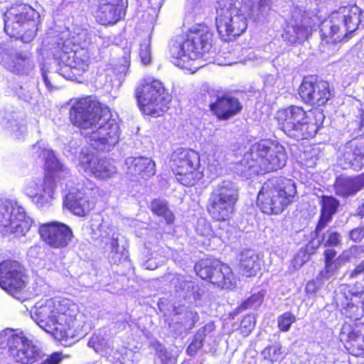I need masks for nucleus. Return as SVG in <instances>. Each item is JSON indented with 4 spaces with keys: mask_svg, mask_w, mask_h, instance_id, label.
<instances>
[{
    "mask_svg": "<svg viewBox=\"0 0 364 364\" xmlns=\"http://www.w3.org/2000/svg\"><path fill=\"white\" fill-rule=\"evenodd\" d=\"M18 350L20 351L19 353L11 358L13 359L12 362L8 361L6 358H0V364H15L14 363L33 364L41 358L39 348L33 343L25 349Z\"/></svg>",
    "mask_w": 364,
    "mask_h": 364,
    "instance_id": "c9c22d12",
    "label": "nucleus"
},
{
    "mask_svg": "<svg viewBox=\"0 0 364 364\" xmlns=\"http://www.w3.org/2000/svg\"><path fill=\"white\" fill-rule=\"evenodd\" d=\"M0 63L6 70L16 75H28L34 68L27 54L5 46H0Z\"/></svg>",
    "mask_w": 364,
    "mask_h": 364,
    "instance_id": "412c9836",
    "label": "nucleus"
},
{
    "mask_svg": "<svg viewBox=\"0 0 364 364\" xmlns=\"http://www.w3.org/2000/svg\"><path fill=\"white\" fill-rule=\"evenodd\" d=\"M336 255V252L333 250L328 249L326 250L324 252V257H325V263L327 262H333L334 260V257Z\"/></svg>",
    "mask_w": 364,
    "mask_h": 364,
    "instance_id": "774afa93",
    "label": "nucleus"
},
{
    "mask_svg": "<svg viewBox=\"0 0 364 364\" xmlns=\"http://www.w3.org/2000/svg\"><path fill=\"white\" fill-rule=\"evenodd\" d=\"M79 313L78 306L70 300L55 297L47 300V334L63 341L84 336L92 328Z\"/></svg>",
    "mask_w": 364,
    "mask_h": 364,
    "instance_id": "f03ea898",
    "label": "nucleus"
},
{
    "mask_svg": "<svg viewBox=\"0 0 364 364\" xmlns=\"http://www.w3.org/2000/svg\"><path fill=\"white\" fill-rule=\"evenodd\" d=\"M260 259L259 255L252 250H245L239 256V270L246 277L256 275L260 269Z\"/></svg>",
    "mask_w": 364,
    "mask_h": 364,
    "instance_id": "473e14b6",
    "label": "nucleus"
},
{
    "mask_svg": "<svg viewBox=\"0 0 364 364\" xmlns=\"http://www.w3.org/2000/svg\"><path fill=\"white\" fill-rule=\"evenodd\" d=\"M136 97L141 111L146 115L157 117L168 109L171 96L158 80L147 78L138 86Z\"/></svg>",
    "mask_w": 364,
    "mask_h": 364,
    "instance_id": "9b49d317",
    "label": "nucleus"
},
{
    "mask_svg": "<svg viewBox=\"0 0 364 364\" xmlns=\"http://www.w3.org/2000/svg\"><path fill=\"white\" fill-rule=\"evenodd\" d=\"M47 194L54 198L58 183L68 174L66 168L60 162L53 151L47 149Z\"/></svg>",
    "mask_w": 364,
    "mask_h": 364,
    "instance_id": "393cba45",
    "label": "nucleus"
},
{
    "mask_svg": "<svg viewBox=\"0 0 364 364\" xmlns=\"http://www.w3.org/2000/svg\"><path fill=\"white\" fill-rule=\"evenodd\" d=\"M139 56L141 62L144 65L149 64L151 60V54L150 48V40H146L140 45Z\"/></svg>",
    "mask_w": 364,
    "mask_h": 364,
    "instance_id": "4d7b16f0",
    "label": "nucleus"
},
{
    "mask_svg": "<svg viewBox=\"0 0 364 364\" xmlns=\"http://www.w3.org/2000/svg\"><path fill=\"white\" fill-rule=\"evenodd\" d=\"M287 156L284 147L277 141L262 140L253 144L237 164V171L248 178L253 174H259L277 171L287 163Z\"/></svg>",
    "mask_w": 364,
    "mask_h": 364,
    "instance_id": "7ed1b4c3",
    "label": "nucleus"
},
{
    "mask_svg": "<svg viewBox=\"0 0 364 364\" xmlns=\"http://www.w3.org/2000/svg\"><path fill=\"white\" fill-rule=\"evenodd\" d=\"M155 166L153 160L144 156H129L124 161V170L129 177L148 179L156 173Z\"/></svg>",
    "mask_w": 364,
    "mask_h": 364,
    "instance_id": "b1692460",
    "label": "nucleus"
},
{
    "mask_svg": "<svg viewBox=\"0 0 364 364\" xmlns=\"http://www.w3.org/2000/svg\"><path fill=\"white\" fill-rule=\"evenodd\" d=\"M31 318L43 331H46V301H38L31 311Z\"/></svg>",
    "mask_w": 364,
    "mask_h": 364,
    "instance_id": "79ce46f5",
    "label": "nucleus"
},
{
    "mask_svg": "<svg viewBox=\"0 0 364 364\" xmlns=\"http://www.w3.org/2000/svg\"><path fill=\"white\" fill-rule=\"evenodd\" d=\"M238 200V188L235 183L225 180L214 186L208 198L207 210L215 221L226 222L232 216Z\"/></svg>",
    "mask_w": 364,
    "mask_h": 364,
    "instance_id": "f8f14e48",
    "label": "nucleus"
},
{
    "mask_svg": "<svg viewBox=\"0 0 364 364\" xmlns=\"http://www.w3.org/2000/svg\"><path fill=\"white\" fill-rule=\"evenodd\" d=\"M309 259V255L304 249H300L291 261L294 269L301 268Z\"/></svg>",
    "mask_w": 364,
    "mask_h": 364,
    "instance_id": "5fc2aeb1",
    "label": "nucleus"
},
{
    "mask_svg": "<svg viewBox=\"0 0 364 364\" xmlns=\"http://www.w3.org/2000/svg\"><path fill=\"white\" fill-rule=\"evenodd\" d=\"M346 306L342 309V314L350 318L358 319L364 315L363 304L358 294H353L350 300L346 298Z\"/></svg>",
    "mask_w": 364,
    "mask_h": 364,
    "instance_id": "58836bf2",
    "label": "nucleus"
},
{
    "mask_svg": "<svg viewBox=\"0 0 364 364\" xmlns=\"http://www.w3.org/2000/svg\"><path fill=\"white\" fill-rule=\"evenodd\" d=\"M196 274L203 279L222 289H230L235 287L236 279L230 267L218 261L202 260L195 265Z\"/></svg>",
    "mask_w": 364,
    "mask_h": 364,
    "instance_id": "dca6fc26",
    "label": "nucleus"
},
{
    "mask_svg": "<svg viewBox=\"0 0 364 364\" xmlns=\"http://www.w3.org/2000/svg\"><path fill=\"white\" fill-rule=\"evenodd\" d=\"M340 161H343L344 169L364 166V142L355 139L347 142L342 149Z\"/></svg>",
    "mask_w": 364,
    "mask_h": 364,
    "instance_id": "bb28decb",
    "label": "nucleus"
},
{
    "mask_svg": "<svg viewBox=\"0 0 364 364\" xmlns=\"http://www.w3.org/2000/svg\"><path fill=\"white\" fill-rule=\"evenodd\" d=\"M349 237L351 240L355 242H359L364 237V230L363 228H357L352 230L349 233Z\"/></svg>",
    "mask_w": 364,
    "mask_h": 364,
    "instance_id": "0e129e2a",
    "label": "nucleus"
},
{
    "mask_svg": "<svg viewBox=\"0 0 364 364\" xmlns=\"http://www.w3.org/2000/svg\"><path fill=\"white\" fill-rule=\"evenodd\" d=\"M161 360L162 364H176V358L166 352L161 355Z\"/></svg>",
    "mask_w": 364,
    "mask_h": 364,
    "instance_id": "69168bd1",
    "label": "nucleus"
},
{
    "mask_svg": "<svg viewBox=\"0 0 364 364\" xmlns=\"http://www.w3.org/2000/svg\"><path fill=\"white\" fill-rule=\"evenodd\" d=\"M311 113L306 112L302 107L291 105L278 110L275 115L277 127L287 136L296 140L314 137L317 133L324 118L321 112H317L318 120L313 122Z\"/></svg>",
    "mask_w": 364,
    "mask_h": 364,
    "instance_id": "0eeeda50",
    "label": "nucleus"
},
{
    "mask_svg": "<svg viewBox=\"0 0 364 364\" xmlns=\"http://www.w3.org/2000/svg\"><path fill=\"white\" fill-rule=\"evenodd\" d=\"M79 166L85 173H91L100 180H107L117 173L116 166L110 161L99 159L93 152L82 150L79 156Z\"/></svg>",
    "mask_w": 364,
    "mask_h": 364,
    "instance_id": "aec40b11",
    "label": "nucleus"
},
{
    "mask_svg": "<svg viewBox=\"0 0 364 364\" xmlns=\"http://www.w3.org/2000/svg\"><path fill=\"white\" fill-rule=\"evenodd\" d=\"M170 166L176 180L186 186L195 185L203 177L199 154L193 149L180 148L174 151Z\"/></svg>",
    "mask_w": 364,
    "mask_h": 364,
    "instance_id": "ddd939ff",
    "label": "nucleus"
},
{
    "mask_svg": "<svg viewBox=\"0 0 364 364\" xmlns=\"http://www.w3.org/2000/svg\"><path fill=\"white\" fill-rule=\"evenodd\" d=\"M363 253L364 248L363 247L355 245L343 251L341 254H346V257L344 259L348 262L360 258Z\"/></svg>",
    "mask_w": 364,
    "mask_h": 364,
    "instance_id": "13d9d810",
    "label": "nucleus"
},
{
    "mask_svg": "<svg viewBox=\"0 0 364 364\" xmlns=\"http://www.w3.org/2000/svg\"><path fill=\"white\" fill-rule=\"evenodd\" d=\"M171 283L176 288L177 291H184L183 296L190 300V302H197L201 299L203 291L194 282L186 281L183 276L176 275L171 279Z\"/></svg>",
    "mask_w": 364,
    "mask_h": 364,
    "instance_id": "2f4dec72",
    "label": "nucleus"
},
{
    "mask_svg": "<svg viewBox=\"0 0 364 364\" xmlns=\"http://www.w3.org/2000/svg\"><path fill=\"white\" fill-rule=\"evenodd\" d=\"M262 355L272 364L280 363L284 358L282 346L279 343L268 346L262 351Z\"/></svg>",
    "mask_w": 364,
    "mask_h": 364,
    "instance_id": "a19ab883",
    "label": "nucleus"
},
{
    "mask_svg": "<svg viewBox=\"0 0 364 364\" xmlns=\"http://www.w3.org/2000/svg\"><path fill=\"white\" fill-rule=\"evenodd\" d=\"M336 267L333 264V262H327L325 263L324 269L321 272V275L325 279H329L337 272Z\"/></svg>",
    "mask_w": 364,
    "mask_h": 364,
    "instance_id": "052dcab7",
    "label": "nucleus"
},
{
    "mask_svg": "<svg viewBox=\"0 0 364 364\" xmlns=\"http://www.w3.org/2000/svg\"><path fill=\"white\" fill-rule=\"evenodd\" d=\"M321 213L316 231L321 232L332 220L333 215L337 212L339 201L333 196H324L321 200Z\"/></svg>",
    "mask_w": 364,
    "mask_h": 364,
    "instance_id": "72a5a7b5",
    "label": "nucleus"
},
{
    "mask_svg": "<svg viewBox=\"0 0 364 364\" xmlns=\"http://www.w3.org/2000/svg\"><path fill=\"white\" fill-rule=\"evenodd\" d=\"M299 94L305 103L315 106L324 105L332 96L328 82L313 75L304 77Z\"/></svg>",
    "mask_w": 364,
    "mask_h": 364,
    "instance_id": "6ab92c4d",
    "label": "nucleus"
},
{
    "mask_svg": "<svg viewBox=\"0 0 364 364\" xmlns=\"http://www.w3.org/2000/svg\"><path fill=\"white\" fill-rule=\"evenodd\" d=\"M87 42V32L81 31L75 36H70L68 30L63 31L60 37L55 42L56 46L52 44L49 48L55 63L64 65L60 69V74L66 77L68 68L73 70L77 75L85 72L90 63L89 52L84 48Z\"/></svg>",
    "mask_w": 364,
    "mask_h": 364,
    "instance_id": "39448f33",
    "label": "nucleus"
},
{
    "mask_svg": "<svg viewBox=\"0 0 364 364\" xmlns=\"http://www.w3.org/2000/svg\"><path fill=\"white\" fill-rule=\"evenodd\" d=\"M247 60L255 65H259L265 62L267 58L262 56L259 53L250 52L247 55Z\"/></svg>",
    "mask_w": 364,
    "mask_h": 364,
    "instance_id": "e2e57ef3",
    "label": "nucleus"
},
{
    "mask_svg": "<svg viewBox=\"0 0 364 364\" xmlns=\"http://www.w3.org/2000/svg\"><path fill=\"white\" fill-rule=\"evenodd\" d=\"M98 21L101 24H115L125 16L127 0H97Z\"/></svg>",
    "mask_w": 364,
    "mask_h": 364,
    "instance_id": "5701e85b",
    "label": "nucleus"
},
{
    "mask_svg": "<svg viewBox=\"0 0 364 364\" xmlns=\"http://www.w3.org/2000/svg\"><path fill=\"white\" fill-rule=\"evenodd\" d=\"M243 4L248 6L252 12H259L265 10L269 5L270 0H242Z\"/></svg>",
    "mask_w": 364,
    "mask_h": 364,
    "instance_id": "603ef678",
    "label": "nucleus"
},
{
    "mask_svg": "<svg viewBox=\"0 0 364 364\" xmlns=\"http://www.w3.org/2000/svg\"><path fill=\"white\" fill-rule=\"evenodd\" d=\"M296 189L293 181L287 178H274L265 182L257 194V204L267 215H278L291 203Z\"/></svg>",
    "mask_w": 364,
    "mask_h": 364,
    "instance_id": "6e6552de",
    "label": "nucleus"
},
{
    "mask_svg": "<svg viewBox=\"0 0 364 364\" xmlns=\"http://www.w3.org/2000/svg\"><path fill=\"white\" fill-rule=\"evenodd\" d=\"M28 255L33 264L41 266L43 268L45 262L43 261H38V259H41L44 257L43 248L38 245L32 246L28 250Z\"/></svg>",
    "mask_w": 364,
    "mask_h": 364,
    "instance_id": "de8ad7c7",
    "label": "nucleus"
},
{
    "mask_svg": "<svg viewBox=\"0 0 364 364\" xmlns=\"http://www.w3.org/2000/svg\"><path fill=\"white\" fill-rule=\"evenodd\" d=\"M340 339L346 342L348 353L355 357H364V324L352 326L348 323L343 325Z\"/></svg>",
    "mask_w": 364,
    "mask_h": 364,
    "instance_id": "4be33fe9",
    "label": "nucleus"
},
{
    "mask_svg": "<svg viewBox=\"0 0 364 364\" xmlns=\"http://www.w3.org/2000/svg\"><path fill=\"white\" fill-rule=\"evenodd\" d=\"M130 53L131 51L129 48H124L122 63H120V65H117V68H116L119 78H121L123 76H125L129 70L130 65Z\"/></svg>",
    "mask_w": 364,
    "mask_h": 364,
    "instance_id": "09e8293b",
    "label": "nucleus"
},
{
    "mask_svg": "<svg viewBox=\"0 0 364 364\" xmlns=\"http://www.w3.org/2000/svg\"><path fill=\"white\" fill-rule=\"evenodd\" d=\"M242 106L239 100L233 96L225 95L218 97L215 102L210 104V109L220 119H228L237 114Z\"/></svg>",
    "mask_w": 364,
    "mask_h": 364,
    "instance_id": "c85d7f7f",
    "label": "nucleus"
},
{
    "mask_svg": "<svg viewBox=\"0 0 364 364\" xmlns=\"http://www.w3.org/2000/svg\"><path fill=\"white\" fill-rule=\"evenodd\" d=\"M255 318L252 315L245 316L240 323V331L243 336L250 335L255 326Z\"/></svg>",
    "mask_w": 364,
    "mask_h": 364,
    "instance_id": "8fccbe9b",
    "label": "nucleus"
},
{
    "mask_svg": "<svg viewBox=\"0 0 364 364\" xmlns=\"http://www.w3.org/2000/svg\"><path fill=\"white\" fill-rule=\"evenodd\" d=\"M239 4L237 0H217L215 25L225 41L235 39L247 28V15Z\"/></svg>",
    "mask_w": 364,
    "mask_h": 364,
    "instance_id": "9d476101",
    "label": "nucleus"
},
{
    "mask_svg": "<svg viewBox=\"0 0 364 364\" xmlns=\"http://www.w3.org/2000/svg\"><path fill=\"white\" fill-rule=\"evenodd\" d=\"M31 226V220L26 217L23 208L14 206L10 201H0V234L24 235Z\"/></svg>",
    "mask_w": 364,
    "mask_h": 364,
    "instance_id": "2eb2a0df",
    "label": "nucleus"
},
{
    "mask_svg": "<svg viewBox=\"0 0 364 364\" xmlns=\"http://www.w3.org/2000/svg\"><path fill=\"white\" fill-rule=\"evenodd\" d=\"M33 342L23 332L16 333L13 329H5L0 333V348L7 349L10 358L23 350Z\"/></svg>",
    "mask_w": 364,
    "mask_h": 364,
    "instance_id": "cd10ccee",
    "label": "nucleus"
},
{
    "mask_svg": "<svg viewBox=\"0 0 364 364\" xmlns=\"http://www.w3.org/2000/svg\"><path fill=\"white\" fill-rule=\"evenodd\" d=\"M346 257V254H341L338 258L333 261V264L336 267L337 269H339L346 262H347L344 258Z\"/></svg>",
    "mask_w": 364,
    "mask_h": 364,
    "instance_id": "338daca9",
    "label": "nucleus"
},
{
    "mask_svg": "<svg viewBox=\"0 0 364 364\" xmlns=\"http://www.w3.org/2000/svg\"><path fill=\"white\" fill-rule=\"evenodd\" d=\"M73 237V232L68 225L58 222L47 223V245L63 248L69 245Z\"/></svg>",
    "mask_w": 364,
    "mask_h": 364,
    "instance_id": "c756f323",
    "label": "nucleus"
},
{
    "mask_svg": "<svg viewBox=\"0 0 364 364\" xmlns=\"http://www.w3.org/2000/svg\"><path fill=\"white\" fill-rule=\"evenodd\" d=\"M68 355L61 352H55L47 356V364H60L63 360L68 358Z\"/></svg>",
    "mask_w": 364,
    "mask_h": 364,
    "instance_id": "680f3d73",
    "label": "nucleus"
},
{
    "mask_svg": "<svg viewBox=\"0 0 364 364\" xmlns=\"http://www.w3.org/2000/svg\"><path fill=\"white\" fill-rule=\"evenodd\" d=\"M70 119L81 129L87 143L98 151L109 152L119 141L121 131L116 119L95 97L75 101L70 110Z\"/></svg>",
    "mask_w": 364,
    "mask_h": 364,
    "instance_id": "f257e3e1",
    "label": "nucleus"
},
{
    "mask_svg": "<svg viewBox=\"0 0 364 364\" xmlns=\"http://www.w3.org/2000/svg\"><path fill=\"white\" fill-rule=\"evenodd\" d=\"M32 153L33 157L39 159L46 166V142L43 139L33 145Z\"/></svg>",
    "mask_w": 364,
    "mask_h": 364,
    "instance_id": "864d4df0",
    "label": "nucleus"
},
{
    "mask_svg": "<svg viewBox=\"0 0 364 364\" xmlns=\"http://www.w3.org/2000/svg\"><path fill=\"white\" fill-rule=\"evenodd\" d=\"M92 232L93 238L100 241L107 252L109 262L117 264L127 258V251L120 247L118 243L119 233L108 220H102L100 224L92 223Z\"/></svg>",
    "mask_w": 364,
    "mask_h": 364,
    "instance_id": "4468645a",
    "label": "nucleus"
},
{
    "mask_svg": "<svg viewBox=\"0 0 364 364\" xmlns=\"http://www.w3.org/2000/svg\"><path fill=\"white\" fill-rule=\"evenodd\" d=\"M38 13L25 4L11 6L4 14V31L11 38L25 43L32 41L38 31Z\"/></svg>",
    "mask_w": 364,
    "mask_h": 364,
    "instance_id": "1a4fd4ad",
    "label": "nucleus"
},
{
    "mask_svg": "<svg viewBox=\"0 0 364 364\" xmlns=\"http://www.w3.org/2000/svg\"><path fill=\"white\" fill-rule=\"evenodd\" d=\"M199 316L194 311H186L185 313L183 325L186 328H191L198 322Z\"/></svg>",
    "mask_w": 364,
    "mask_h": 364,
    "instance_id": "bf43d9fd",
    "label": "nucleus"
},
{
    "mask_svg": "<svg viewBox=\"0 0 364 364\" xmlns=\"http://www.w3.org/2000/svg\"><path fill=\"white\" fill-rule=\"evenodd\" d=\"M107 360L113 364H134L137 362L136 353L124 346H116Z\"/></svg>",
    "mask_w": 364,
    "mask_h": 364,
    "instance_id": "4c0bfd02",
    "label": "nucleus"
},
{
    "mask_svg": "<svg viewBox=\"0 0 364 364\" xmlns=\"http://www.w3.org/2000/svg\"><path fill=\"white\" fill-rule=\"evenodd\" d=\"M341 235L334 231L328 230L323 234L322 237V242L324 246H337L341 243Z\"/></svg>",
    "mask_w": 364,
    "mask_h": 364,
    "instance_id": "3c124183",
    "label": "nucleus"
},
{
    "mask_svg": "<svg viewBox=\"0 0 364 364\" xmlns=\"http://www.w3.org/2000/svg\"><path fill=\"white\" fill-rule=\"evenodd\" d=\"M24 266L14 259H6L0 262V287L12 296L19 299L18 295L26 285V274Z\"/></svg>",
    "mask_w": 364,
    "mask_h": 364,
    "instance_id": "f3484780",
    "label": "nucleus"
},
{
    "mask_svg": "<svg viewBox=\"0 0 364 364\" xmlns=\"http://www.w3.org/2000/svg\"><path fill=\"white\" fill-rule=\"evenodd\" d=\"M362 11L355 4L341 6L321 25V44L334 45L355 31L360 23Z\"/></svg>",
    "mask_w": 364,
    "mask_h": 364,
    "instance_id": "423d86ee",
    "label": "nucleus"
},
{
    "mask_svg": "<svg viewBox=\"0 0 364 364\" xmlns=\"http://www.w3.org/2000/svg\"><path fill=\"white\" fill-rule=\"evenodd\" d=\"M204 341V334L202 331H198L194 336L193 340L186 349V353L193 356L203 347Z\"/></svg>",
    "mask_w": 364,
    "mask_h": 364,
    "instance_id": "49530a36",
    "label": "nucleus"
},
{
    "mask_svg": "<svg viewBox=\"0 0 364 364\" xmlns=\"http://www.w3.org/2000/svg\"><path fill=\"white\" fill-rule=\"evenodd\" d=\"M295 321V315L289 311L285 312L277 317L278 328L282 332L289 331L291 328V326Z\"/></svg>",
    "mask_w": 364,
    "mask_h": 364,
    "instance_id": "37998d69",
    "label": "nucleus"
},
{
    "mask_svg": "<svg viewBox=\"0 0 364 364\" xmlns=\"http://www.w3.org/2000/svg\"><path fill=\"white\" fill-rule=\"evenodd\" d=\"M364 188V173L355 176L341 175L333 183L335 194L343 198L355 196Z\"/></svg>",
    "mask_w": 364,
    "mask_h": 364,
    "instance_id": "a878e982",
    "label": "nucleus"
},
{
    "mask_svg": "<svg viewBox=\"0 0 364 364\" xmlns=\"http://www.w3.org/2000/svg\"><path fill=\"white\" fill-rule=\"evenodd\" d=\"M196 230L199 235L205 237L210 238L215 236H218L220 238L223 237L222 235H215L214 233L210 224L205 219L201 218L198 220Z\"/></svg>",
    "mask_w": 364,
    "mask_h": 364,
    "instance_id": "a18cd8bd",
    "label": "nucleus"
},
{
    "mask_svg": "<svg viewBox=\"0 0 364 364\" xmlns=\"http://www.w3.org/2000/svg\"><path fill=\"white\" fill-rule=\"evenodd\" d=\"M46 191V173L42 178L31 181L26 188V195L31 198L38 208H43L46 203L44 193Z\"/></svg>",
    "mask_w": 364,
    "mask_h": 364,
    "instance_id": "e433bc0d",
    "label": "nucleus"
},
{
    "mask_svg": "<svg viewBox=\"0 0 364 364\" xmlns=\"http://www.w3.org/2000/svg\"><path fill=\"white\" fill-rule=\"evenodd\" d=\"M87 346L107 359L116 347L114 341L105 331H99L94 333L90 338Z\"/></svg>",
    "mask_w": 364,
    "mask_h": 364,
    "instance_id": "7c9ffc66",
    "label": "nucleus"
},
{
    "mask_svg": "<svg viewBox=\"0 0 364 364\" xmlns=\"http://www.w3.org/2000/svg\"><path fill=\"white\" fill-rule=\"evenodd\" d=\"M151 210L157 215L163 217L168 224L174 221V215L168 209L166 201L160 199H156L151 202Z\"/></svg>",
    "mask_w": 364,
    "mask_h": 364,
    "instance_id": "ea45409f",
    "label": "nucleus"
},
{
    "mask_svg": "<svg viewBox=\"0 0 364 364\" xmlns=\"http://www.w3.org/2000/svg\"><path fill=\"white\" fill-rule=\"evenodd\" d=\"M314 24L306 11L295 8L282 33V38L289 45L301 43L311 34Z\"/></svg>",
    "mask_w": 364,
    "mask_h": 364,
    "instance_id": "a211bd4d",
    "label": "nucleus"
},
{
    "mask_svg": "<svg viewBox=\"0 0 364 364\" xmlns=\"http://www.w3.org/2000/svg\"><path fill=\"white\" fill-rule=\"evenodd\" d=\"M264 299V294L262 292H258L257 294H253L249 299H247L243 304H242V308L246 309H257L259 307Z\"/></svg>",
    "mask_w": 364,
    "mask_h": 364,
    "instance_id": "6e6d98bb",
    "label": "nucleus"
},
{
    "mask_svg": "<svg viewBox=\"0 0 364 364\" xmlns=\"http://www.w3.org/2000/svg\"><path fill=\"white\" fill-rule=\"evenodd\" d=\"M9 124L11 131L16 136V138L21 139L23 136L26 127L25 124V120L23 119H9L8 122Z\"/></svg>",
    "mask_w": 364,
    "mask_h": 364,
    "instance_id": "c03bdc74",
    "label": "nucleus"
},
{
    "mask_svg": "<svg viewBox=\"0 0 364 364\" xmlns=\"http://www.w3.org/2000/svg\"><path fill=\"white\" fill-rule=\"evenodd\" d=\"M212 33L204 24L191 27L186 35L178 36L169 43L171 61L176 66L189 68L190 63L200 58L206 60L212 47Z\"/></svg>",
    "mask_w": 364,
    "mask_h": 364,
    "instance_id": "20e7f679",
    "label": "nucleus"
},
{
    "mask_svg": "<svg viewBox=\"0 0 364 364\" xmlns=\"http://www.w3.org/2000/svg\"><path fill=\"white\" fill-rule=\"evenodd\" d=\"M64 203L75 215L79 216L85 215L93 208V203L90 202L87 196L80 193L76 195L68 193Z\"/></svg>",
    "mask_w": 364,
    "mask_h": 364,
    "instance_id": "f704fd0d",
    "label": "nucleus"
}]
</instances>
